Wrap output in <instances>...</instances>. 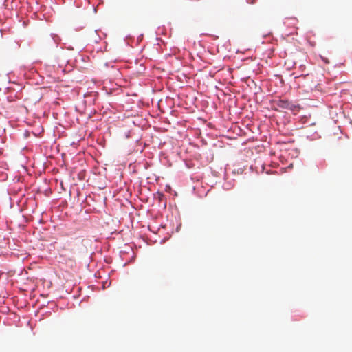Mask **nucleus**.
Instances as JSON below:
<instances>
[{
    "instance_id": "nucleus-1",
    "label": "nucleus",
    "mask_w": 352,
    "mask_h": 352,
    "mask_svg": "<svg viewBox=\"0 0 352 352\" xmlns=\"http://www.w3.org/2000/svg\"><path fill=\"white\" fill-rule=\"evenodd\" d=\"M276 105L277 107L282 109H286V110H291L294 111L296 108V106L292 104L289 101L287 100H278L276 102Z\"/></svg>"
}]
</instances>
